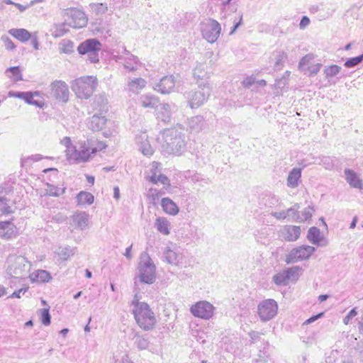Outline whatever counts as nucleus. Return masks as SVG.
<instances>
[{"instance_id":"f257e3e1","label":"nucleus","mask_w":363,"mask_h":363,"mask_svg":"<svg viewBox=\"0 0 363 363\" xmlns=\"http://www.w3.org/2000/svg\"><path fill=\"white\" fill-rule=\"evenodd\" d=\"M160 150L163 155H180L186 148L185 135L175 128L166 129L158 138Z\"/></svg>"},{"instance_id":"f03ea898","label":"nucleus","mask_w":363,"mask_h":363,"mask_svg":"<svg viewBox=\"0 0 363 363\" xmlns=\"http://www.w3.org/2000/svg\"><path fill=\"white\" fill-rule=\"evenodd\" d=\"M61 144L66 147L65 155L70 163H81L87 162L91 154L96 152V148L93 147L91 140H79L78 146L73 145L69 137H65Z\"/></svg>"},{"instance_id":"7ed1b4c3","label":"nucleus","mask_w":363,"mask_h":363,"mask_svg":"<svg viewBox=\"0 0 363 363\" xmlns=\"http://www.w3.org/2000/svg\"><path fill=\"white\" fill-rule=\"evenodd\" d=\"M140 296L136 294L132 301L133 313L138 325L143 330L154 329L157 324V318L150 306L140 301Z\"/></svg>"},{"instance_id":"20e7f679","label":"nucleus","mask_w":363,"mask_h":363,"mask_svg":"<svg viewBox=\"0 0 363 363\" xmlns=\"http://www.w3.org/2000/svg\"><path fill=\"white\" fill-rule=\"evenodd\" d=\"M136 271V278L141 283L152 284L155 281L156 266L147 252L140 254Z\"/></svg>"},{"instance_id":"39448f33","label":"nucleus","mask_w":363,"mask_h":363,"mask_svg":"<svg viewBox=\"0 0 363 363\" xmlns=\"http://www.w3.org/2000/svg\"><path fill=\"white\" fill-rule=\"evenodd\" d=\"M98 86L97 78L94 76H84L72 82V89L79 99H89Z\"/></svg>"},{"instance_id":"423d86ee","label":"nucleus","mask_w":363,"mask_h":363,"mask_svg":"<svg viewBox=\"0 0 363 363\" xmlns=\"http://www.w3.org/2000/svg\"><path fill=\"white\" fill-rule=\"evenodd\" d=\"M7 274L17 279L29 276L31 263L23 256L11 255L8 258Z\"/></svg>"},{"instance_id":"0eeeda50","label":"nucleus","mask_w":363,"mask_h":363,"mask_svg":"<svg viewBox=\"0 0 363 363\" xmlns=\"http://www.w3.org/2000/svg\"><path fill=\"white\" fill-rule=\"evenodd\" d=\"M211 92L209 83H201L196 89L186 92L185 96L191 108H197L208 99Z\"/></svg>"},{"instance_id":"6e6552de","label":"nucleus","mask_w":363,"mask_h":363,"mask_svg":"<svg viewBox=\"0 0 363 363\" xmlns=\"http://www.w3.org/2000/svg\"><path fill=\"white\" fill-rule=\"evenodd\" d=\"M113 59L119 64H121L124 69L128 72H133L141 66L142 63L135 55H133L125 48L122 50H115L113 53Z\"/></svg>"},{"instance_id":"1a4fd4ad","label":"nucleus","mask_w":363,"mask_h":363,"mask_svg":"<svg viewBox=\"0 0 363 363\" xmlns=\"http://www.w3.org/2000/svg\"><path fill=\"white\" fill-rule=\"evenodd\" d=\"M201 30L203 38L208 43H213L220 36L221 27L217 21L209 18L202 22Z\"/></svg>"},{"instance_id":"9d476101","label":"nucleus","mask_w":363,"mask_h":363,"mask_svg":"<svg viewBox=\"0 0 363 363\" xmlns=\"http://www.w3.org/2000/svg\"><path fill=\"white\" fill-rule=\"evenodd\" d=\"M315 251V248L310 245H301L293 248L286 256L285 262L287 264H292L308 259Z\"/></svg>"},{"instance_id":"9b49d317","label":"nucleus","mask_w":363,"mask_h":363,"mask_svg":"<svg viewBox=\"0 0 363 363\" xmlns=\"http://www.w3.org/2000/svg\"><path fill=\"white\" fill-rule=\"evenodd\" d=\"M278 311V304L274 299L262 301L257 307V313L262 321L266 322L276 316Z\"/></svg>"},{"instance_id":"f8f14e48","label":"nucleus","mask_w":363,"mask_h":363,"mask_svg":"<svg viewBox=\"0 0 363 363\" xmlns=\"http://www.w3.org/2000/svg\"><path fill=\"white\" fill-rule=\"evenodd\" d=\"M214 311L215 307L206 301H198L190 308L194 316L203 320L211 319L213 316Z\"/></svg>"},{"instance_id":"ddd939ff","label":"nucleus","mask_w":363,"mask_h":363,"mask_svg":"<svg viewBox=\"0 0 363 363\" xmlns=\"http://www.w3.org/2000/svg\"><path fill=\"white\" fill-rule=\"evenodd\" d=\"M67 23L69 26L74 28H81L86 26L88 18L85 13L77 9H69L67 10Z\"/></svg>"},{"instance_id":"4468645a","label":"nucleus","mask_w":363,"mask_h":363,"mask_svg":"<svg viewBox=\"0 0 363 363\" xmlns=\"http://www.w3.org/2000/svg\"><path fill=\"white\" fill-rule=\"evenodd\" d=\"M164 260L172 265L179 266L186 264L182 250L177 246L166 247L163 251Z\"/></svg>"},{"instance_id":"2eb2a0df","label":"nucleus","mask_w":363,"mask_h":363,"mask_svg":"<svg viewBox=\"0 0 363 363\" xmlns=\"http://www.w3.org/2000/svg\"><path fill=\"white\" fill-rule=\"evenodd\" d=\"M50 95L56 100L66 103L69 99V88L67 84L61 80H55L50 85Z\"/></svg>"},{"instance_id":"dca6fc26","label":"nucleus","mask_w":363,"mask_h":363,"mask_svg":"<svg viewBox=\"0 0 363 363\" xmlns=\"http://www.w3.org/2000/svg\"><path fill=\"white\" fill-rule=\"evenodd\" d=\"M18 235L16 225L11 221H0V238L11 240Z\"/></svg>"},{"instance_id":"f3484780","label":"nucleus","mask_w":363,"mask_h":363,"mask_svg":"<svg viewBox=\"0 0 363 363\" xmlns=\"http://www.w3.org/2000/svg\"><path fill=\"white\" fill-rule=\"evenodd\" d=\"M101 49V43L95 38L86 40L77 48V50L80 55H86L94 51H100Z\"/></svg>"},{"instance_id":"a211bd4d","label":"nucleus","mask_w":363,"mask_h":363,"mask_svg":"<svg viewBox=\"0 0 363 363\" xmlns=\"http://www.w3.org/2000/svg\"><path fill=\"white\" fill-rule=\"evenodd\" d=\"M301 229L300 226L285 225L280 231L281 236L288 242H294L297 240L301 235Z\"/></svg>"},{"instance_id":"6ab92c4d","label":"nucleus","mask_w":363,"mask_h":363,"mask_svg":"<svg viewBox=\"0 0 363 363\" xmlns=\"http://www.w3.org/2000/svg\"><path fill=\"white\" fill-rule=\"evenodd\" d=\"M135 143L139 150L146 156H150L154 152V149L148 140V135L146 133H142L135 137Z\"/></svg>"},{"instance_id":"aec40b11","label":"nucleus","mask_w":363,"mask_h":363,"mask_svg":"<svg viewBox=\"0 0 363 363\" xmlns=\"http://www.w3.org/2000/svg\"><path fill=\"white\" fill-rule=\"evenodd\" d=\"M174 86V77L172 76H165L161 79L154 89L161 94H169L173 90Z\"/></svg>"},{"instance_id":"412c9836","label":"nucleus","mask_w":363,"mask_h":363,"mask_svg":"<svg viewBox=\"0 0 363 363\" xmlns=\"http://www.w3.org/2000/svg\"><path fill=\"white\" fill-rule=\"evenodd\" d=\"M177 109L174 104H162L157 112V117L164 123L169 122L172 117V113Z\"/></svg>"},{"instance_id":"4be33fe9","label":"nucleus","mask_w":363,"mask_h":363,"mask_svg":"<svg viewBox=\"0 0 363 363\" xmlns=\"http://www.w3.org/2000/svg\"><path fill=\"white\" fill-rule=\"evenodd\" d=\"M345 176L347 182L351 187L362 189L363 182L358 174L350 169H345Z\"/></svg>"},{"instance_id":"5701e85b","label":"nucleus","mask_w":363,"mask_h":363,"mask_svg":"<svg viewBox=\"0 0 363 363\" xmlns=\"http://www.w3.org/2000/svg\"><path fill=\"white\" fill-rule=\"evenodd\" d=\"M147 85L145 79L141 77L133 78L128 81L127 90L134 94H138Z\"/></svg>"},{"instance_id":"b1692460","label":"nucleus","mask_w":363,"mask_h":363,"mask_svg":"<svg viewBox=\"0 0 363 363\" xmlns=\"http://www.w3.org/2000/svg\"><path fill=\"white\" fill-rule=\"evenodd\" d=\"M301 172V168L298 167H294L289 172L286 179V185L288 187L294 189L299 185Z\"/></svg>"},{"instance_id":"393cba45","label":"nucleus","mask_w":363,"mask_h":363,"mask_svg":"<svg viewBox=\"0 0 363 363\" xmlns=\"http://www.w3.org/2000/svg\"><path fill=\"white\" fill-rule=\"evenodd\" d=\"M106 123V118L103 113H95L91 118L89 127L94 131H99L103 129Z\"/></svg>"},{"instance_id":"a878e982","label":"nucleus","mask_w":363,"mask_h":363,"mask_svg":"<svg viewBox=\"0 0 363 363\" xmlns=\"http://www.w3.org/2000/svg\"><path fill=\"white\" fill-rule=\"evenodd\" d=\"M162 210L167 214L176 216L179 211L178 206L169 198H163L161 200Z\"/></svg>"},{"instance_id":"bb28decb","label":"nucleus","mask_w":363,"mask_h":363,"mask_svg":"<svg viewBox=\"0 0 363 363\" xmlns=\"http://www.w3.org/2000/svg\"><path fill=\"white\" fill-rule=\"evenodd\" d=\"M15 96L25 100L28 104L35 105L38 107H41L43 105V102L41 100L34 99L35 96H38V92H17Z\"/></svg>"},{"instance_id":"cd10ccee","label":"nucleus","mask_w":363,"mask_h":363,"mask_svg":"<svg viewBox=\"0 0 363 363\" xmlns=\"http://www.w3.org/2000/svg\"><path fill=\"white\" fill-rule=\"evenodd\" d=\"M170 222L164 217H158L155 222V227L157 231L164 235L170 234Z\"/></svg>"},{"instance_id":"c85d7f7f","label":"nucleus","mask_w":363,"mask_h":363,"mask_svg":"<svg viewBox=\"0 0 363 363\" xmlns=\"http://www.w3.org/2000/svg\"><path fill=\"white\" fill-rule=\"evenodd\" d=\"M93 109L98 111L99 113H104L108 111V101L103 95L96 96L92 104Z\"/></svg>"},{"instance_id":"c756f323","label":"nucleus","mask_w":363,"mask_h":363,"mask_svg":"<svg viewBox=\"0 0 363 363\" xmlns=\"http://www.w3.org/2000/svg\"><path fill=\"white\" fill-rule=\"evenodd\" d=\"M75 225L81 230L85 229L89 223V215L84 211L77 212L72 216Z\"/></svg>"},{"instance_id":"7c9ffc66","label":"nucleus","mask_w":363,"mask_h":363,"mask_svg":"<svg viewBox=\"0 0 363 363\" xmlns=\"http://www.w3.org/2000/svg\"><path fill=\"white\" fill-rule=\"evenodd\" d=\"M9 33L23 43L27 42L32 37L31 33L24 28H11L9 30Z\"/></svg>"},{"instance_id":"2f4dec72","label":"nucleus","mask_w":363,"mask_h":363,"mask_svg":"<svg viewBox=\"0 0 363 363\" xmlns=\"http://www.w3.org/2000/svg\"><path fill=\"white\" fill-rule=\"evenodd\" d=\"M140 104L145 108H155L157 106L159 100L151 94H143L139 99Z\"/></svg>"},{"instance_id":"473e14b6","label":"nucleus","mask_w":363,"mask_h":363,"mask_svg":"<svg viewBox=\"0 0 363 363\" xmlns=\"http://www.w3.org/2000/svg\"><path fill=\"white\" fill-rule=\"evenodd\" d=\"M29 278L32 282H46L51 279L50 274L43 269H39L32 274H29Z\"/></svg>"},{"instance_id":"72a5a7b5","label":"nucleus","mask_w":363,"mask_h":363,"mask_svg":"<svg viewBox=\"0 0 363 363\" xmlns=\"http://www.w3.org/2000/svg\"><path fill=\"white\" fill-rule=\"evenodd\" d=\"M307 238L311 243L320 245V242L323 240V236L321 235L319 228L311 227L308 230Z\"/></svg>"},{"instance_id":"f704fd0d","label":"nucleus","mask_w":363,"mask_h":363,"mask_svg":"<svg viewBox=\"0 0 363 363\" xmlns=\"http://www.w3.org/2000/svg\"><path fill=\"white\" fill-rule=\"evenodd\" d=\"M206 123L204 118L201 116H196L192 117L189 122V128L195 132H199L204 128Z\"/></svg>"},{"instance_id":"c9c22d12","label":"nucleus","mask_w":363,"mask_h":363,"mask_svg":"<svg viewBox=\"0 0 363 363\" xmlns=\"http://www.w3.org/2000/svg\"><path fill=\"white\" fill-rule=\"evenodd\" d=\"M94 200V196L87 191H80L77 196V202L79 206L91 205Z\"/></svg>"},{"instance_id":"e433bc0d","label":"nucleus","mask_w":363,"mask_h":363,"mask_svg":"<svg viewBox=\"0 0 363 363\" xmlns=\"http://www.w3.org/2000/svg\"><path fill=\"white\" fill-rule=\"evenodd\" d=\"M148 180L152 182V184H157L158 182L161 183L162 184L167 186L169 187L170 186V182L169 179L167 176L162 174H160L159 175H156V172H153L152 174H150L148 177Z\"/></svg>"},{"instance_id":"4c0bfd02","label":"nucleus","mask_w":363,"mask_h":363,"mask_svg":"<svg viewBox=\"0 0 363 363\" xmlns=\"http://www.w3.org/2000/svg\"><path fill=\"white\" fill-rule=\"evenodd\" d=\"M273 281L277 286H286L289 283V279L284 270L273 276Z\"/></svg>"},{"instance_id":"58836bf2","label":"nucleus","mask_w":363,"mask_h":363,"mask_svg":"<svg viewBox=\"0 0 363 363\" xmlns=\"http://www.w3.org/2000/svg\"><path fill=\"white\" fill-rule=\"evenodd\" d=\"M206 69V67L204 64H198L194 69V77L201 79L208 77V74Z\"/></svg>"},{"instance_id":"ea45409f","label":"nucleus","mask_w":363,"mask_h":363,"mask_svg":"<svg viewBox=\"0 0 363 363\" xmlns=\"http://www.w3.org/2000/svg\"><path fill=\"white\" fill-rule=\"evenodd\" d=\"M11 73L9 77L12 79L13 82H16L23 79L22 74L18 67H11L6 70V73Z\"/></svg>"},{"instance_id":"a19ab883","label":"nucleus","mask_w":363,"mask_h":363,"mask_svg":"<svg viewBox=\"0 0 363 363\" xmlns=\"http://www.w3.org/2000/svg\"><path fill=\"white\" fill-rule=\"evenodd\" d=\"M69 31L66 23L56 24L52 33L55 38H60L65 35Z\"/></svg>"},{"instance_id":"79ce46f5","label":"nucleus","mask_w":363,"mask_h":363,"mask_svg":"<svg viewBox=\"0 0 363 363\" xmlns=\"http://www.w3.org/2000/svg\"><path fill=\"white\" fill-rule=\"evenodd\" d=\"M74 249L69 247L60 248L58 255L62 260H67L74 254Z\"/></svg>"},{"instance_id":"37998d69","label":"nucleus","mask_w":363,"mask_h":363,"mask_svg":"<svg viewBox=\"0 0 363 363\" xmlns=\"http://www.w3.org/2000/svg\"><path fill=\"white\" fill-rule=\"evenodd\" d=\"M12 212V208L9 201L4 197H0V213L9 214Z\"/></svg>"},{"instance_id":"c03bdc74","label":"nucleus","mask_w":363,"mask_h":363,"mask_svg":"<svg viewBox=\"0 0 363 363\" xmlns=\"http://www.w3.org/2000/svg\"><path fill=\"white\" fill-rule=\"evenodd\" d=\"M90 8L91 11L94 13L96 15H102L105 13L108 10L107 6L101 3L91 4Z\"/></svg>"},{"instance_id":"a18cd8bd","label":"nucleus","mask_w":363,"mask_h":363,"mask_svg":"<svg viewBox=\"0 0 363 363\" xmlns=\"http://www.w3.org/2000/svg\"><path fill=\"white\" fill-rule=\"evenodd\" d=\"M299 208V205L296 204L293 207L288 208L285 211L287 218H291L292 221H298L299 215L297 210Z\"/></svg>"},{"instance_id":"49530a36","label":"nucleus","mask_w":363,"mask_h":363,"mask_svg":"<svg viewBox=\"0 0 363 363\" xmlns=\"http://www.w3.org/2000/svg\"><path fill=\"white\" fill-rule=\"evenodd\" d=\"M301 270V268L300 267L294 266L285 269L284 272L286 273L289 280H290L291 279H298L299 277V272Z\"/></svg>"},{"instance_id":"de8ad7c7","label":"nucleus","mask_w":363,"mask_h":363,"mask_svg":"<svg viewBox=\"0 0 363 363\" xmlns=\"http://www.w3.org/2000/svg\"><path fill=\"white\" fill-rule=\"evenodd\" d=\"M340 70L341 67L340 66L333 65L330 66L325 67L324 69V73L326 77H331L337 75Z\"/></svg>"},{"instance_id":"09e8293b","label":"nucleus","mask_w":363,"mask_h":363,"mask_svg":"<svg viewBox=\"0 0 363 363\" xmlns=\"http://www.w3.org/2000/svg\"><path fill=\"white\" fill-rule=\"evenodd\" d=\"M40 320L43 325L48 326L50 324L51 316L49 313V308H42L40 310Z\"/></svg>"},{"instance_id":"8fccbe9b","label":"nucleus","mask_w":363,"mask_h":363,"mask_svg":"<svg viewBox=\"0 0 363 363\" xmlns=\"http://www.w3.org/2000/svg\"><path fill=\"white\" fill-rule=\"evenodd\" d=\"M313 59V55H306L299 62L298 67L302 71H306V67L311 65V62Z\"/></svg>"},{"instance_id":"3c124183","label":"nucleus","mask_w":363,"mask_h":363,"mask_svg":"<svg viewBox=\"0 0 363 363\" xmlns=\"http://www.w3.org/2000/svg\"><path fill=\"white\" fill-rule=\"evenodd\" d=\"M363 61V54L355 57L349 58L345 62V66L346 67H353Z\"/></svg>"},{"instance_id":"603ef678","label":"nucleus","mask_w":363,"mask_h":363,"mask_svg":"<svg viewBox=\"0 0 363 363\" xmlns=\"http://www.w3.org/2000/svg\"><path fill=\"white\" fill-rule=\"evenodd\" d=\"M287 55L284 52H277L276 54V61L274 62V66L277 69H280L283 65V62L286 59Z\"/></svg>"},{"instance_id":"864d4df0","label":"nucleus","mask_w":363,"mask_h":363,"mask_svg":"<svg viewBox=\"0 0 363 363\" xmlns=\"http://www.w3.org/2000/svg\"><path fill=\"white\" fill-rule=\"evenodd\" d=\"M319 164L325 169H332L334 167L333 160L328 156L323 157Z\"/></svg>"},{"instance_id":"5fc2aeb1","label":"nucleus","mask_w":363,"mask_h":363,"mask_svg":"<svg viewBox=\"0 0 363 363\" xmlns=\"http://www.w3.org/2000/svg\"><path fill=\"white\" fill-rule=\"evenodd\" d=\"M149 340L144 337H138L135 340V345L139 350H145L149 346Z\"/></svg>"},{"instance_id":"6e6d98bb","label":"nucleus","mask_w":363,"mask_h":363,"mask_svg":"<svg viewBox=\"0 0 363 363\" xmlns=\"http://www.w3.org/2000/svg\"><path fill=\"white\" fill-rule=\"evenodd\" d=\"M65 188H60L49 185L48 194L50 196H59L65 193Z\"/></svg>"},{"instance_id":"4d7b16f0","label":"nucleus","mask_w":363,"mask_h":363,"mask_svg":"<svg viewBox=\"0 0 363 363\" xmlns=\"http://www.w3.org/2000/svg\"><path fill=\"white\" fill-rule=\"evenodd\" d=\"M147 196L153 203H156L160 199L159 190L153 188L150 189Z\"/></svg>"},{"instance_id":"13d9d810","label":"nucleus","mask_w":363,"mask_h":363,"mask_svg":"<svg viewBox=\"0 0 363 363\" xmlns=\"http://www.w3.org/2000/svg\"><path fill=\"white\" fill-rule=\"evenodd\" d=\"M313 209L308 206L303 209L302 211V217L299 216V220L298 222L305 221L310 219L312 216Z\"/></svg>"},{"instance_id":"bf43d9fd","label":"nucleus","mask_w":363,"mask_h":363,"mask_svg":"<svg viewBox=\"0 0 363 363\" xmlns=\"http://www.w3.org/2000/svg\"><path fill=\"white\" fill-rule=\"evenodd\" d=\"M322 65L320 63L311 65L310 66H308L306 67V71H304L306 73L308 72L311 74H317L321 67Z\"/></svg>"},{"instance_id":"052dcab7","label":"nucleus","mask_w":363,"mask_h":363,"mask_svg":"<svg viewBox=\"0 0 363 363\" xmlns=\"http://www.w3.org/2000/svg\"><path fill=\"white\" fill-rule=\"evenodd\" d=\"M357 315V308H352L348 314L343 318V323L345 325H348L351 320Z\"/></svg>"},{"instance_id":"680f3d73","label":"nucleus","mask_w":363,"mask_h":363,"mask_svg":"<svg viewBox=\"0 0 363 363\" xmlns=\"http://www.w3.org/2000/svg\"><path fill=\"white\" fill-rule=\"evenodd\" d=\"M1 40L4 42V45L7 50L15 49L16 46H15L14 43L8 36L3 35L1 37Z\"/></svg>"},{"instance_id":"e2e57ef3","label":"nucleus","mask_w":363,"mask_h":363,"mask_svg":"<svg viewBox=\"0 0 363 363\" xmlns=\"http://www.w3.org/2000/svg\"><path fill=\"white\" fill-rule=\"evenodd\" d=\"M99 51H94V52H91L86 54L87 55V60H89L91 63L98 62L99 60Z\"/></svg>"},{"instance_id":"0e129e2a","label":"nucleus","mask_w":363,"mask_h":363,"mask_svg":"<svg viewBox=\"0 0 363 363\" xmlns=\"http://www.w3.org/2000/svg\"><path fill=\"white\" fill-rule=\"evenodd\" d=\"M28 289V287L21 288L19 290L14 291L9 298H20L22 294H24Z\"/></svg>"},{"instance_id":"69168bd1","label":"nucleus","mask_w":363,"mask_h":363,"mask_svg":"<svg viewBox=\"0 0 363 363\" xmlns=\"http://www.w3.org/2000/svg\"><path fill=\"white\" fill-rule=\"evenodd\" d=\"M256 83L255 78L252 76L247 77L243 82L242 84L245 88H250L252 84Z\"/></svg>"},{"instance_id":"338daca9","label":"nucleus","mask_w":363,"mask_h":363,"mask_svg":"<svg viewBox=\"0 0 363 363\" xmlns=\"http://www.w3.org/2000/svg\"><path fill=\"white\" fill-rule=\"evenodd\" d=\"M271 215L279 220L286 219L287 218L285 211H281L279 212H272Z\"/></svg>"},{"instance_id":"774afa93","label":"nucleus","mask_w":363,"mask_h":363,"mask_svg":"<svg viewBox=\"0 0 363 363\" xmlns=\"http://www.w3.org/2000/svg\"><path fill=\"white\" fill-rule=\"evenodd\" d=\"M309 24H310V19L307 16H303L300 21L299 27L301 29H304Z\"/></svg>"}]
</instances>
